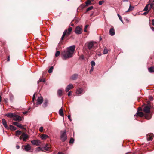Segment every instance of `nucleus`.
<instances>
[{
  "instance_id": "28",
  "label": "nucleus",
  "mask_w": 154,
  "mask_h": 154,
  "mask_svg": "<svg viewBox=\"0 0 154 154\" xmlns=\"http://www.w3.org/2000/svg\"><path fill=\"white\" fill-rule=\"evenodd\" d=\"M149 72L151 73L154 72V67H151L148 68Z\"/></svg>"
},
{
  "instance_id": "43",
  "label": "nucleus",
  "mask_w": 154,
  "mask_h": 154,
  "mask_svg": "<svg viewBox=\"0 0 154 154\" xmlns=\"http://www.w3.org/2000/svg\"><path fill=\"white\" fill-rule=\"evenodd\" d=\"M104 2L103 1H100L99 2V4L100 5H102Z\"/></svg>"
},
{
  "instance_id": "11",
  "label": "nucleus",
  "mask_w": 154,
  "mask_h": 154,
  "mask_svg": "<svg viewBox=\"0 0 154 154\" xmlns=\"http://www.w3.org/2000/svg\"><path fill=\"white\" fill-rule=\"evenodd\" d=\"M83 91V89L82 88H79L77 90L76 94L77 96H79L82 94Z\"/></svg>"
},
{
  "instance_id": "27",
  "label": "nucleus",
  "mask_w": 154,
  "mask_h": 154,
  "mask_svg": "<svg viewBox=\"0 0 154 154\" xmlns=\"http://www.w3.org/2000/svg\"><path fill=\"white\" fill-rule=\"evenodd\" d=\"M48 136L46 134H43L41 136V138L42 139H45L48 138Z\"/></svg>"
},
{
  "instance_id": "38",
  "label": "nucleus",
  "mask_w": 154,
  "mask_h": 154,
  "mask_svg": "<svg viewBox=\"0 0 154 154\" xmlns=\"http://www.w3.org/2000/svg\"><path fill=\"white\" fill-rule=\"evenodd\" d=\"M60 54V52L59 51H57L55 54V56L56 57H58Z\"/></svg>"
},
{
  "instance_id": "46",
  "label": "nucleus",
  "mask_w": 154,
  "mask_h": 154,
  "mask_svg": "<svg viewBox=\"0 0 154 154\" xmlns=\"http://www.w3.org/2000/svg\"><path fill=\"white\" fill-rule=\"evenodd\" d=\"M68 118L69 119V120L70 121H72V119H71V116H70V115H69L68 116Z\"/></svg>"
},
{
  "instance_id": "3",
  "label": "nucleus",
  "mask_w": 154,
  "mask_h": 154,
  "mask_svg": "<svg viewBox=\"0 0 154 154\" xmlns=\"http://www.w3.org/2000/svg\"><path fill=\"white\" fill-rule=\"evenodd\" d=\"M66 131L65 130L61 131L60 132V138L63 141H65L67 139V136L66 135Z\"/></svg>"
},
{
  "instance_id": "12",
  "label": "nucleus",
  "mask_w": 154,
  "mask_h": 154,
  "mask_svg": "<svg viewBox=\"0 0 154 154\" xmlns=\"http://www.w3.org/2000/svg\"><path fill=\"white\" fill-rule=\"evenodd\" d=\"M153 137V134L152 133L148 134L146 135L147 139L148 141H151Z\"/></svg>"
},
{
  "instance_id": "45",
  "label": "nucleus",
  "mask_w": 154,
  "mask_h": 154,
  "mask_svg": "<svg viewBox=\"0 0 154 154\" xmlns=\"http://www.w3.org/2000/svg\"><path fill=\"white\" fill-rule=\"evenodd\" d=\"M93 70H94V67H92L91 68V70L90 71V72H89L90 73H91L92 72H93Z\"/></svg>"
},
{
  "instance_id": "20",
  "label": "nucleus",
  "mask_w": 154,
  "mask_h": 154,
  "mask_svg": "<svg viewBox=\"0 0 154 154\" xmlns=\"http://www.w3.org/2000/svg\"><path fill=\"white\" fill-rule=\"evenodd\" d=\"M2 122L3 125L6 128H8V126L7 124V122L6 121L5 119H2Z\"/></svg>"
},
{
  "instance_id": "13",
  "label": "nucleus",
  "mask_w": 154,
  "mask_h": 154,
  "mask_svg": "<svg viewBox=\"0 0 154 154\" xmlns=\"http://www.w3.org/2000/svg\"><path fill=\"white\" fill-rule=\"evenodd\" d=\"M43 101V98L42 97H38L37 99L36 104L39 105L41 104Z\"/></svg>"
},
{
  "instance_id": "29",
  "label": "nucleus",
  "mask_w": 154,
  "mask_h": 154,
  "mask_svg": "<svg viewBox=\"0 0 154 154\" xmlns=\"http://www.w3.org/2000/svg\"><path fill=\"white\" fill-rule=\"evenodd\" d=\"M62 91L61 90L59 89L57 91V94L59 96H61L62 95Z\"/></svg>"
},
{
  "instance_id": "58",
  "label": "nucleus",
  "mask_w": 154,
  "mask_h": 154,
  "mask_svg": "<svg viewBox=\"0 0 154 154\" xmlns=\"http://www.w3.org/2000/svg\"><path fill=\"white\" fill-rule=\"evenodd\" d=\"M58 154H63L61 152H59L58 153Z\"/></svg>"
},
{
  "instance_id": "5",
  "label": "nucleus",
  "mask_w": 154,
  "mask_h": 154,
  "mask_svg": "<svg viewBox=\"0 0 154 154\" xmlns=\"http://www.w3.org/2000/svg\"><path fill=\"white\" fill-rule=\"evenodd\" d=\"M36 150L38 151H39L40 150L43 151V150H45V151H49L50 150V147L47 144L45 146L42 147V148H41L39 147H38L37 149Z\"/></svg>"
},
{
  "instance_id": "33",
  "label": "nucleus",
  "mask_w": 154,
  "mask_h": 154,
  "mask_svg": "<svg viewBox=\"0 0 154 154\" xmlns=\"http://www.w3.org/2000/svg\"><path fill=\"white\" fill-rule=\"evenodd\" d=\"M53 66H51L50 68L48 70V72L49 73H51L52 72L53 70Z\"/></svg>"
},
{
  "instance_id": "21",
  "label": "nucleus",
  "mask_w": 154,
  "mask_h": 154,
  "mask_svg": "<svg viewBox=\"0 0 154 154\" xmlns=\"http://www.w3.org/2000/svg\"><path fill=\"white\" fill-rule=\"evenodd\" d=\"M143 116V113L142 112H137L136 114L134 115L135 116H138L140 117H142Z\"/></svg>"
},
{
  "instance_id": "44",
  "label": "nucleus",
  "mask_w": 154,
  "mask_h": 154,
  "mask_svg": "<svg viewBox=\"0 0 154 154\" xmlns=\"http://www.w3.org/2000/svg\"><path fill=\"white\" fill-rule=\"evenodd\" d=\"M43 130V127H41L39 128V131L40 132H42Z\"/></svg>"
},
{
  "instance_id": "55",
  "label": "nucleus",
  "mask_w": 154,
  "mask_h": 154,
  "mask_svg": "<svg viewBox=\"0 0 154 154\" xmlns=\"http://www.w3.org/2000/svg\"><path fill=\"white\" fill-rule=\"evenodd\" d=\"M138 109L139 110H142V109H141V108H138Z\"/></svg>"
},
{
  "instance_id": "36",
  "label": "nucleus",
  "mask_w": 154,
  "mask_h": 154,
  "mask_svg": "<svg viewBox=\"0 0 154 154\" xmlns=\"http://www.w3.org/2000/svg\"><path fill=\"white\" fill-rule=\"evenodd\" d=\"M149 6V4H147V5H146V6L145 7V8L143 10V11H147L148 9Z\"/></svg>"
},
{
  "instance_id": "31",
  "label": "nucleus",
  "mask_w": 154,
  "mask_h": 154,
  "mask_svg": "<svg viewBox=\"0 0 154 154\" xmlns=\"http://www.w3.org/2000/svg\"><path fill=\"white\" fill-rule=\"evenodd\" d=\"M86 5V6H88V5H91V2L90 0H87L85 2Z\"/></svg>"
},
{
  "instance_id": "50",
  "label": "nucleus",
  "mask_w": 154,
  "mask_h": 154,
  "mask_svg": "<svg viewBox=\"0 0 154 154\" xmlns=\"http://www.w3.org/2000/svg\"><path fill=\"white\" fill-rule=\"evenodd\" d=\"M27 113V111H25V112H23V113L24 114H26Z\"/></svg>"
},
{
  "instance_id": "32",
  "label": "nucleus",
  "mask_w": 154,
  "mask_h": 154,
  "mask_svg": "<svg viewBox=\"0 0 154 154\" xmlns=\"http://www.w3.org/2000/svg\"><path fill=\"white\" fill-rule=\"evenodd\" d=\"M45 79L40 78L39 80L37 82L38 83V84L39 82H45Z\"/></svg>"
},
{
  "instance_id": "56",
  "label": "nucleus",
  "mask_w": 154,
  "mask_h": 154,
  "mask_svg": "<svg viewBox=\"0 0 154 154\" xmlns=\"http://www.w3.org/2000/svg\"><path fill=\"white\" fill-rule=\"evenodd\" d=\"M2 97L0 95V102L1 101Z\"/></svg>"
},
{
  "instance_id": "8",
  "label": "nucleus",
  "mask_w": 154,
  "mask_h": 154,
  "mask_svg": "<svg viewBox=\"0 0 154 154\" xmlns=\"http://www.w3.org/2000/svg\"><path fill=\"white\" fill-rule=\"evenodd\" d=\"M31 142L33 145L39 146L41 143L40 141L38 140H33L31 141Z\"/></svg>"
},
{
  "instance_id": "6",
  "label": "nucleus",
  "mask_w": 154,
  "mask_h": 154,
  "mask_svg": "<svg viewBox=\"0 0 154 154\" xmlns=\"http://www.w3.org/2000/svg\"><path fill=\"white\" fill-rule=\"evenodd\" d=\"M82 26H77L75 29V33L77 34H80L82 33Z\"/></svg>"
},
{
  "instance_id": "60",
  "label": "nucleus",
  "mask_w": 154,
  "mask_h": 154,
  "mask_svg": "<svg viewBox=\"0 0 154 154\" xmlns=\"http://www.w3.org/2000/svg\"><path fill=\"white\" fill-rule=\"evenodd\" d=\"M123 2L127 1L128 0H122Z\"/></svg>"
},
{
  "instance_id": "62",
  "label": "nucleus",
  "mask_w": 154,
  "mask_h": 154,
  "mask_svg": "<svg viewBox=\"0 0 154 154\" xmlns=\"http://www.w3.org/2000/svg\"><path fill=\"white\" fill-rule=\"evenodd\" d=\"M152 9H153V10H154V6L153 7V8H152Z\"/></svg>"
},
{
  "instance_id": "19",
  "label": "nucleus",
  "mask_w": 154,
  "mask_h": 154,
  "mask_svg": "<svg viewBox=\"0 0 154 154\" xmlns=\"http://www.w3.org/2000/svg\"><path fill=\"white\" fill-rule=\"evenodd\" d=\"M25 149L26 151H29L31 149V146L29 144H27L25 146Z\"/></svg>"
},
{
  "instance_id": "49",
  "label": "nucleus",
  "mask_w": 154,
  "mask_h": 154,
  "mask_svg": "<svg viewBox=\"0 0 154 154\" xmlns=\"http://www.w3.org/2000/svg\"><path fill=\"white\" fill-rule=\"evenodd\" d=\"M71 91L69 92H68V96H69L71 95Z\"/></svg>"
},
{
  "instance_id": "53",
  "label": "nucleus",
  "mask_w": 154,
  "mask_h": 154,
  "mask_svg": "<svg viewBox=\"0 0 154 154\" xmlns=\"http://www.w3.org/2000/svg\"><path fill=\"white\" fill-rule=\"evenodd\" d=\"M35 93L33 96V98H35Z\"/></svg>"
},
{
  "instance_id": "37",
  "label": "nucleus",
  "mask_w": 154,
  "mask_h": 154,
  "mask_svg": "<svg viewBox=\"0 0 154 154\" xmlns=\"http://www.w3.org/2000/svg\"><path fill=\"white\" fill-rule=\"evenodd\" d=\"M93 6H91L89 7H88L87 9L86 10V11L87 12L90 10H91L93 9Z\"/></svg>"
},
{
  "instance_id": "42",
  "label": "nucleus",
  "mask_w": 154,
  "mask_h": 154,
  "mask_svg": "<svg viewBox=\"0 0 154 154\" xmlns=\"http://www.w3.org/2000/svg\"><path fill=\"white\" fill-rule=\"evenodd\" d=\"M88 26H89V25H87L85 26V28L84 29V31L85 32H87V31L86 30V29L88 27Z\"/></svg>"
},
{
  "instance_id": "30",
  "label": "nucleus",
  "mask_w": 154,
  "mask_h": 154,
  "mask_svg": "<svg viewBox=\"0 0 154 154\" xmlns=\"http://www.w3.org/2000/svg\"><path fill=\"white\" fill-rule=\"evenodd\" d=\"M134 7H132L131 5H130V6H129V7L128 9V10L126 11V12H129V11H130L132 10H133V9L134 8Z\"/></svg>"
},
{
  "instance_id": "61",
  "label": "nucleus",
  "mask_w": 154,
  "mask_h": 154,
  "mask_svg": "<svg viewBox=\"0 0 154 154\" xmlns=\"http://www.w3.org/2000/svg\"><path fill=\"white\" fill-rule=\"evenodd\" d=\"M35 99V98H33V97L32 98V101L33 102L34 101Z\"/></svg>"
},
{
  "instance_id": "64",
  "label": "nucleus",
  "mask_w": 154,
  "mask_h": 154,
  "mask_svg": "<svg viewBox=\"0 0 154 154\" xmlns=\"http://www.w3.org/2000/svg\"><path fill=\"white\" fill-rule=\"evenodd\" d=\"M101 39V38H100V40Z\"/></svg>"
},
{
  "instance_id": "4",
  "label": "nucleus",
  "mask_w": 154,
  "mask_h": 154,
  "mask_svg": "<svg viewBox=\"0 0 154 154\" xmlns=\"http://www.w3.org/2000/svg\"><path fill=\"white\" fill-rule=\"evenodd\" d=\"M95 45H96V43L95 42L91 41L88 42L87 47L89 49L94 48Z\"/></svg>"
},
{
  "instance_id": "7",
  "label": "nucleus",
  "mask_w": 154,
  "mask_h": 154,
  "mask_svg": "<svg viewBox=\"0 0 154 154\" xmlns=\"http://www.w3.org/2000/svg\"><path fill=\"white\" fill-rule=\"evenodd\" d=\"M143 111L146 113H149L150 112V108L147 106L144 108Z\"/></svg>"
},
{
  "instance_id": "52",
  "label": "nucleus",
  "mask_w": 154,
  "mask_h": 154,
  "mask_svg": "<svg viewBox=\"0 0 154 154\" xmlns=\"http://www.w3.org/2000/svg\"><path fill=\"white\" fill-rule=\"evenodd\" d=\"M9 60H10V57H9V56L8 57L7 61H9Z\"/></svg>"
},
{
  "instance_id": "40",
  "label": "nucleus",
  "mask_w": 154,
  "mask_h": 154,
  "mask_svg": "<svg viewBox=\"0 0 154 154\" xmlns=\"http://www.w3.org/2000/svg\"><path fill=\"white\" fill-rule=\"evenodd\" d=\"M91 64L92 67H94V66L95 65V63L94 61H92L91 62Z\"/></svg>"
},
{
  "instance_id": "57",
  "label": "nucleus",
  "mask_w": 154,
  "mask_h": 154,
  "mask_svg": "<svg viewBox=\"0 0 154 154\" xmlns=\"http://www.w3.org/2000/svg\"><path fill=\"white\" fill-rule=\"evenodd\" d=\"M147 12H145V13H144L143 14L145 15V14H147Z\"/></svg>"
},
{
  "instance_id": "2",
  "label": "nucleus",
  "mask_w": 154,
  "mask_h": 154,
  "mask_svg": "<svg viewBox=\"0 0 154 154\" xmlns=\"http://www.w3.org/2000/svg\"><path fill=\"white\" fill-rule=\"evenodd\" d=\"M72 30V28L70 27H69L68 28V30L66 29L63 33L61 38V40H62L63 39L65 36H69Z\"/></svg>"
},
{
  "instance_id": "24",
  "label": "nucleus",
  "mask_w": 154,
  "mask_h": 154,
  "mask_svg": "<svg viewBox=\"0 0 154 154\" xmlns=\"http://www.w3.org/2000/svg\"><path fill=\"white\" fill-rule=\"evenodd\" d=\"M59 113L61 116L62 117H63L64 114L63 113V109L62 108H61L60 109L59 111Z\"/></svg>"
},
{
  "instance_id": "16",
  "label": "nucleus",
  "mask_w": 154,
  "mask_h": 154,
  "mask_svg": "<svg viewBox=\"0 0 154 154\" xmlns=\"http://www.w3.org/2000/svg\"><path fill=\"white\" fill-rule=\"evenodd\" d=\"M21 136L22 137L23 141H26V139L28 137L26 133H23L22 134Z\"/></svg>"
},
{
  "instance_id": "26",
  "label": "nucleus",
  "mask_w": 154,
  "mask_h": 154,
  "mask_svg": "<svg viewBox=\"0 0 154 154\" xmlns=\"http://www.w3.org/2000/svg\"><path fill=\"white\" fill-rule=\"evenodd\" d=\"M144 117L145 119L147 120H149L151 119V116L148 114H146L144 115Z\"/></svg>"
},
{
  "instance_id": "63",
  "label": "nucleus",
  "mask_w": 154,
  "mask_h": 154,
  "mask_svg": "<svg viewBox=\"0 0 154 154\" xmlns=\"http://www.w3.org/2000/svg\"><path fill=\"white\" fill-rule=\"evenodd\" d=\"M94 0H90V1H91H91H94Z\"/></svg>"
},
{
  "instance_id": "17",
  "label": "nucleus",
  "mask_w": 154,
  "mask_h": 154,
  "mask_svg": "<svg viewBox=\"0 0 154 154\" xmlns=\"http://www.w3.org/2000/svg\"><path fill=\"white\" fill-rule=\"evenodd\" d=\"M78 75L77 74H75L73 75L71 77V79L72 80H75L78 78Z\"/></svg>"
},
{
  "instance_id": "59",
  "label": "nucleus",
  "mask_w": 154,
  "mask_h": 154,
  "mask_svg": "<svg viewBox=\"0 0 154 154\" xmlns=\"http://www.w3.org/2000/svg\"><path fill=\"white\" fill-rule=\"evenodd\" d=\"M71 26H74V24H72H72H71Z\"/></svg>"
},
{
  "instance_id": "22",
  "label": "nucleus",
  "mask_w": 154,
  "mask_h": 154,
  "mask_svg": "<svg viewBox=\"0 0 154 154\" xmlns=\"http://www.w3.org/2000/svg\"><path fill=\"white\" fill-rule=\"evenodd\" d=\"M15 113H9L6 115V116L8 117L12 118H14V116H15Z\"/></svg>"
},
{
  "instance_id": "47",
  "label": "nucleus",
  "mask_w": 154,
  "mask_h": 154,
  "mask_svg": "<svg viewBox=\"0 0 154 154\" xmlns=\"http://www.w3.org/2000/svg\"><path fill=\"white\" fill-rule=\"evenodd\" d=\"M80 58L82 60H83L84 59V57L83 55H82L80 56Z\"/></svg>"
},
{
  "instance_id": "10",
  "label": "nucleus",
  "mask_w": 154,
  "mask_h": 154,
  "mask_svg": "<svg viewBox=\"0 0 154 154\" xmlns=\"http://www.w3.org/2000/svg\"><path fill=\"white\" fill-rule=\"evenodd\" d=\"M148 4H149V5H150V7L149 8V11L154 6V0H149Z\"/></svg>"
},
{
  "instance_id": "14",
  "label": "nucleus",
  "mask_w": 154,
  "mask_h": 154,
  "mask_svg": "<svg viewBox=\"0 0 154 154\" xmlns=\"http://www.w3.org/2000/svg\"><path fill=\"white\" fill-rule=\"evenodd\" d=\"M73 88V86L72 84H69L66 88V91L68 92L69 90Z\"/></svg>"
},
{
  "instance_id": "18",
  "label": "nucleus",
  "mask_w": 154,
  "mask_h": 154,
  "mask_svg": "<svg viewBox=\"0 0 154 154\" xmlns=\"http://www.w3.org/2000/svg\"><path fill=\"white\" fill-rule=\"evenodd\" d=\"M115 31L113 28H111L109 31V34L111 36H113L115 34Z\"/></svg>"
},
{
  "instance_id": "54",
  "label": "nucleus",
  "mask_w": 154,
  "mask_h": 154,
  "mask_svg": "<svg viewBox=\"0 0 154 154\" xmlns=\"http://www.w3.org/2000/svg\"><path fill=\"white\" fill-rule=\"evenodd\" d=\"M151 29H152V30L154 31V28L153 27H151Z\"/></svg>"
},
{
  "instance_id": "25",
  "label": "nucleus",
  "mask_w": 154,
  "mask_h": 154,
  "mask_svg": "<svg viewBox=\"0 0 154 154\" xmlns=\"http://www.w3.org/2000/svg\"><path fill=\"white\" fill-rule=\"evenodd\" d=\"M8 128H9L10 129L13 131L17 129V128L16 127L12 125H10L9 127H8Z\"/></svg>"
},
{
  "instance_id": "15",
  "label": "nucleus",
  "mask_w": 154,
  "mask_h": 154,
  "mask_svg": "<svg viewBox=\"0 0 154 154\" xmlns=\"http://www.w3.org/2000/svg\"><path fill=\"white\" fill-rule=\"evenodd\" d=\"M12 124L17 126V127H19L20 128L22 129L23 128V127L22 126L21 124H20L17 122H14L12 123Z\"/></svg>"
},
{
  "instance_id": "1",
  "label": "nucleus",
  "mask_w": 154,
  "mask_h": 154,
  "mask_svg": "<svg viewBox=\"0 0 154 154\" xmlns=\"http://www.w3.org/2000/svg\"><path fill=\"white\" fill-rule=\"evenodd\" d=\"M75 48V45L71 46L67 48L66 50L63 51L62 53L63 59L65 60L73 56Z\"/></svg>"
},
{
  "instance_id": "35",
  "label": "nucleus",
  "mask_w": 154,
  "mask_h": 154,
  "mask_svg": "<svg viewBox=\"0 0 154 154\" xmlns=\"http://www.w3.org/2000/svg\"><path fill=\"white\" fill-rule=\"evenodd\" d=\"M21 134V131L20 130H18L16 131V135H19Z\"/></svg>"
},
{
  "instance_id": "34",
  "label": "nucleus",
  "mask_w": 154,
  "mask_h": 154,
  "mask_svg": "<svg viewBox=\"0 0 154 154\" xmlns=\"http://www.w3.org/2000/svg\"><path fill=\"white\" fill-rule=\"evenodd\" d=\"M108 50L106 48H105L103 51V54H107L108 52Z\"/></svg>"
},
{
  "instance_id": "39",
  "label": "nucleus",
  "mask_w": 154,
  "mask_h": 154,
  "mask_svg": "<svg viewBox=\"0 0 154 154\" xmlns=\"http://www.w3.org/2000/svg\"><path fill=\"white\" fill-rule=\"evenodd\" d=\"M74 141V139L72 138H71L69 140V143H73Z\"/></svg>"
},
{
  "instance_id": "9",
  "label": "nucleus",
  "mask_w": 154,
  "mask_h": 154,
  "mask_svg": "<svg viewBox=\"0 0 154 154\" xmlns=\"http://www.w3.org/2000/svg\"><path fill=\"white\" fill-rule=\"evenodd\" d=\"M13 119L15 121H20L22 120V118L20 116H18L16 115V114H15Z\"/></svg>"
},
{
  "instance_id": "41",
  "label": "nucleus",
  "mask_w": 154,
  "mask_h": 154,
  "mask_svg": "<svg viewBox=\"0 0 154 154\" xmlns=\"http://www.w3.org/2000/svg\"><path fill=\"white\" fill-rule=\"evenodd\" d=\"M118 16L119 17V19H120V21L123 23V21L122 20V19L121 17V16H120V15L119 14H118Z\"/></svg>"
},
{
  "instance_id": "23",
  "label": "nucleus",
  "mask_w": 154,
  "mask_h": 154,
  "mask_svg": "<svg viewBox=\"0 0 154 154\" xmlns=\"http://www.w3.org/2000/svg\"><path fill=\"white\" fill-rule=\"evenodd\" d=\"M48 103V101L47 99H46L45 100L43 104V106L44 107H46Z\"/></svg>"
},
{
  "instance_id": "51",
  "label": "nucleus",
  "mask_w": 154,
  "mask_h": 154,
  "mask_svg": "<svg viewBox=\"0 0 154 154\" xmlns=\"http://www.w3.org/2000/svg\"><path fill=\"white\" fill-rule=\"evenodd\" d=\"M16 148L18 149L20 148V146L19 145H17L16 146Z\"/></svg>"
},
{
  "instance_id": "48",
  "label": "nucleus",
  "mask_w": 154,
  "mask_h": 154,
  "mask_svg": "<svg viewBox=\"0 0 154 154\" xmlns=\"http://www.w3.org/2000/svg\"><path fill=\"white\" fill-rule=\"evenodd\" d=\"M152 25L154 26V19H153L152 21Z\"/></svg>"
}]
</instances>
